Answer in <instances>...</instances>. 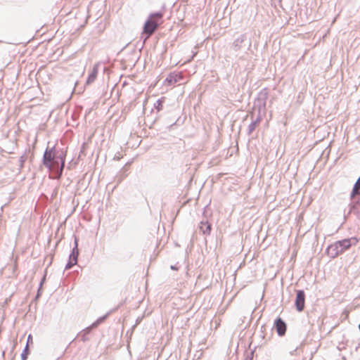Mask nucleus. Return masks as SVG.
I'll return each instance as SVG.
<instances>
[{
    "label": "nucleus",
    "mask_w": 360,
    "mask_h": 360,
    "mask_svg": "<svg viewBox=\"0 0 360 360\" xmlns=\"http://www.w3.org/2000/svg\"><path fill=\"white\" fill-rule=\"evenodd\" d=\"M66 150L63 148L53 146L47 147L44 153L42 163L46 168L56 173L58 178H60L65 167Z\"/></svg>",
    "instance_id": "f257e3e1"
},
{
    "label": "nucleus",
    "mask_w": 360,
    "mask_h": 360,
    "mask_svg": "<svg viewBox=\"0 0 360 360\" xmlns=\"http://www.w3.org/2000/svg\"><path fill=\"white\" fill-rule=\"evenodd\" d=\"M359 240L356 237L345 238L330 245L326 249V254L332 259L337 257L349 250L352 246L356 245Z\"/></svg>",
    "instance_id": "f03ea898"
},
{
    "label": "nucleus",
    "mask_w": 360,
    "mask_h": 360,
    "mask_svg": "<svg viewBox=\"0 0 360 360\" xmlns=\"http://www.w3.org/2000/svg\"><path fill=\"white\" fill-rule=\"evenodd\" d=\"M162 18L163 13L160 11L152 13L149 15L143 27L142 34L146 36L144 41L148 39L158 29L162 22Z\"/></svg>",
    "instance_id": "7ed1b4c3"
},
{
    "label": "nucleus",
    "mask_w": 360,
    "mask_h": 360,
    "mask_svg": "<svg viewBox=\"0 0 360 360\" xmlns=\"http://www.w3.org/2000/svg\"><path fill=\"white\" fill-rule=\"evenodd\" d=\"M266 99H267L266 93L260 92L258 96V98L255 101V104H254L255 108L258 109L259 114H258L257 118L255 120H252V122L248 126V134L249 135L253 132V131L255 129L257 125L261 121L260 113L262 111H264L266 110Z\"/></svg>",
    "instance_id": "20e7f679"
},
{
    "label": "nucleus",
    "mask_w": 360,
    "mask_h": 360,
    "mask_svg": "<svg viewBox=\"0 0 360 360\" xmlns=\"http://www.w3.org/2000/svg\"><path fill=\"white\" fill-rule=\"evenodd\" d=\"M296 309L298 311H302L305 306V293L302 290H298L296 292V298L295 302Z\"/></svg>",
    "instance_id": "39448f33"
},
{
    "label": "nucleus",
    "mask_w": 360,
    "mask_h": 360,
    "mask_svg": "<svg viewBox=\"0 0 360 360\" xmlns=\"http://www.w3.org/2000/svg\"><path fill=\"white\" fill-rule=\"evenodd\" d=\"M274 328L279 336H283L286 332V323L281 318H277L274 321Z\"/></svg>",
    "instance_id": "423d86ee"
},
{
    "label": "nucleus",
    "mask_w": 360,
    "mask_h": 360,
    "mask_svg": "<svg viewBox=\"0 0 360 360\" xmlns=\"http://www.w3.org/2000/svg\"><path fill=\"white\" fill-rule=\"evenodd\" d=\"M183 79V74L180 72H171L165 79V82H167L169 85L174 84L177 82H181Z\"/></svg>",
    "instance_id": "0eeeda50"
},
{
    "label": "nucleus",
    "mask_w": 360,
    "mask_h": 360,
    "mask_svg": "<svg viewBox=\"0 0 360 360\" xmlns=\"http://www.w3.org/2000/svg\"><path fill=\"white\" fill-rule=\"evenodd\" d=\"M352 200V201L349 205V211L347 214L353 212L356 216H359L360 215V199L356 201H354V199Z\"/></svg>",
    "instance_id": "6e6552de"
},
{
    "label": "nucleus",
    "mask_w": 360,
    "mask_h": 360,
    "mask_svg": "<svg viewBox=\"0 0 360 360\" xmlns=\"http://www.w3.org/2000/svg\"><path fill=\"white\" fill-rule=\"evenodd\" d=\"M247 39L246 34H243L236 38L232 45L235 51H239L242 48L243 43Z\"/></svg>",
    "instance_id": "1a4fd4ad"
},
{
    "label": "nucleus",
    "mask_w": 360,
    "mask_h": 360,
    "mask_svg": "<svg viewBox=\"0 0 360 360\" xmlns=\"http://www.w3.org/2000/svg\"><path fill=\"white\" fill-rule=\"evenodd\" d=\"M98 67H99V63H96L94 65L91 72L89 73V75L87 77L86 84H90L95 81V79L97 77L98 72Z\"/></svg>",
    "instance_id": "9d476101"
},
{
    "label": "nucleus",
    "mask_w": 360,
    "mask_h": 360,
    "mask_svg": "<svg viewBox=\"0 0 360 360\" xmlns=\"http://www.w3.org/2000/svg\"><path fill=\"white\" fill-rule=\"evenodd\" d=\"M199 229L204 235L208 236L211 233L212 225L207 221H202L200 223Z\"/></svg>",
    "instance_id": "9b49d317"
},
{
    "label": "nucleus",
    "mask_w": 360,
    "mask_h": 360,
    "mask_svg": "<svg viewBox=\"0 0 360 360\" xmlns=\"http://www.w3.org/2000/svg\"><path fill=\"white\" fill-rule=\"evenodd\" d=\"M79 255V249H78V240L77 238H75V245L72 249L71 253L70 254L69 258L72 259L75 263H77Z\"/></svg>",
    "instance_id": "f8f14e48"
},
{
    "label": "nucleus",
    "mask_w": 360,
    "mask_h": 360,
    "mask_svg": "<svg viewBox=\"0 0 360 360\" xmlns=\"http://www.w3.org/2000/svg\"><path fill=\"white\" fill-rule=\"evenodd\" d=\"M109 314L110 313L108 312L106 314H105L104 316L99 317L91 326H88L86 328V333H91L92 329L96 328V327H98V325H100L101 323H103L107 319V317L108 316Z\"/></svg>",
    "instance_id": "ddd939ff"
},
{
    "label": "nucleus",
    "mask_w": 360,
    "mask_h": 360,
    "mask_svg": "<svg viewBox=\"0 0 360 360\" xmlns=\"http://www.w3.org/2000/svg\"><path fill=\"white\" fill-rule=\"evenodd\" d=\"M360 194V176L357 179L351 193V199H354L355 195Z\"/></svg>",
    "instance_id": "4468645a"
},
{
    "label": "nucleus",
    "mask_w": 360,
    "mask_h": 360,
    "mask_svg": "<svg viewBox=\"0 0 360 360\" xmlns=\"http://www.w3.org/2000/svg\"><path fill=\"white\" fill-rule=\"evenodd\" d=\"M165 98L164 97L158 99L156 101V102L154 103V108L158 111L160 112L163 109V103L165 102Z\"/></svg>",
    "instance_id": "2eb2a0df"
},
{
    "label": "nucleus",
    "mask_w": 360,
    "mask_h": 360,
    "mask_svg": "<svg viewBox=\"0 0 360 360\" xmlns=\"http://www.w3.org/2000/svg\"><path fill=\"white\" fill-rule=\"evenodd\" d=\"M29 353V347L28 345H26L25 347L24 348L21 354V360H27Z\"/></svg>",
    "instance_id": "dca6fc26"
},
{
    "label": "nucleus",
    "mask_w": 360,
    "mask_h": 360,
    "mask_svg": "<svg viewBox=\"0 0 360 360\" xmlns=\"http://www.w3.org/2000/svg\"><path fill=\"white\" fill-rule=\"evenodd\" d=\"M27 160V157L25 155H22L20 157L19 162V169H21L24 167L25 162Z\"/></svg>",
    "instance_id": "f3484780"
},
{
    "label": "nucleus",
    "mask_w": 360,
    "mask_h": 360,
    "mask_svg": "<svg viewBox=\"0 0 360 360\" xmlns=\"http://www.w3.org/2000/svg\"><path fill=\"white\" fill-rule=\"evenodd\" d=\"M86 328L85 329H84L79 335V336L81 337V340L83 342H86V341L89 340V338L87 337V335L89 334L90 333H86Z\"/></svg>",
    "instance_id": "a211bd4d"
},
{
    "label": "nucleus",
    "mask_w": 360,
    "mask_h": 360,
    "mask_svg": "<svg viewBox=\"0 0 360 360\" xmlns=\"http://www.w3.org/2000/svg\"><path fill=\"white\" fill-rule=\"evenodd\" d=\"M128 175L127 173L123 169V172L117 176V184H120L122 182V181Z\"/></svg>",
    "instance_id": "6ab92c4d"
},
{
    "label": "nucleus",
    "mask_w": 360,
    "mask_h": 360,
    "mask_svg": "<svg viewBox=\"0 0 360 360\" xmlns=\"http://www.w3.org/2000/svg\"><path fill=\"white\" fill-rule=\"evenodd\" d=\"M75 264H77V263H75L74 261L72 260V259L69 258L68 262L65 265V269L68 270V269H71L73 266H75Z\"/></svg>",
    "instance_id": "aec40b11"
},
{
    "label": "nucleus",
    "mask_w": 360,
    "mask_h": 360,
    "mask_svg": "<svg viewBox=\"0 0 360 360\" xmlns=\"http://www.w3.org/2000/svg\"><path fill=\"white\" fill-rule=\"evenodd\" d=\"M252 356H253V352H251L250 355H248L245 359V360H252Z\"/></svg>",
    "instance_id": "412c9836"
},
{
    "label": "nucleus",
    "mask_w": 360,
    "mask_h": 360,
    "mask_svg": "<svg viewBox=\"0 0 360 360\" xmlns=\"http://www.w3.org/2000/svg\"><path fill=\"white\" fill-rule=\"evenodd\" d=\"M170 268H171V269H172V270H177V269H178V268H177L176 266H174V265H172V266H170Z\"/></svg>",
    "instance_id": "4be33fe9"
},
{
    "label": "nucleus",
    "mask_w": 360,
    "mask_h": 360,
    "mask_svg": "<svg viewBox=\"0 0 360 360\" xmlns=\"http://www.w3.org/2000/svg\"><path fill=\"white\" fill-rule=\"evenodd\" d=\"M30 340H32V335H28V338H27V345H28V342H29V341H30Z\"/></svg>",
    "instance_id": "5701e85b"
},
{
    "label": "nucleus",
    "mask_w": 360,
    "mask_h": 360,
    "mask_svg": "<svg viewBox=\"0 0 360 360\" xmlns=\"http://www.w3.org/2000/svg\"><path fill=\"white\" fill-rule=\"evenodd\" d=\"M359 331H360V324L359 325Z\"/></svg>",
    "instance_id": "b1692460"
}]
</instances>
